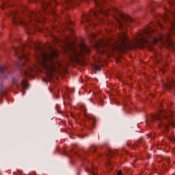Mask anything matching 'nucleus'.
Wrapping results in <instances>:
<instances>
[{"label": "nucleus", "mask_w": 175, "mask_h": 175, "mask_svg": "<svg viewBox=\"0 0 175 175\" xmlns=\"http://www.w3.org/2000/svg\"><path fill=\"white\" fill-rule=\"evenodd\" d=\"M25 47L34 49L37 62L47 72H53V70L61 66V63L57 59V57H58V52L57 51H53L51 53L47 54L44 52L39 42H35L32 40H29L25 44H22L21 46L13 48L18 59L28 61V56L24 53Z\"/></svg>", "instance_id": "1"}, {"label": "nucleus", "mask_w": 175, "mask_h": 175, "mask_svg": "<svg viewBox=\"0 0 175 175\" xmlns=\"http://www.w3.org/2000/svg\"><path fill=\"white\" fill-rule=\"evenodd\" d=\"M93 45L98 54H106V51H114V50L124 52L132 47L125 32L118 34L117 38H109L99 41L94 40Z\"/></svg>", "instance_id": "2"}, {"label": "nucleus", "mask_w": 175, "mask_h": 175, "mask_svg": "<svg viewBox=\"0 0 175 175\" xmlns=\"http://www.w3.org/2000/svg\"><path fill=\"white\" fill-rule=\"evenodd\" d=\"M173 111L172 110H160L159 113L152 114L150 120L152 122L159 121L158 124L159 128H163L165 131H169V125L175 128V122L173 120Z\"/></svg>", "instance_id": "3"}, {"label": "nucleus", "mask_w": 175, "mask_h": 175, "mask_svg": "<svg viewBox=\"0 0 175 175\" xmlns=\"http://www.w3.org/2000/svg\"><path fill=\"white\" fill-rule=\"evenodd\" d=\"M158 31L155 29L148 26L146 28L139 33V37L136 38L134 41V46H146V44H157L158 40L155 35Z\"/></svg>", "instance_id": "4"}, {"label": "nucleus", "mask_w": 175, "mask_h": 175, "mask_svg": "<svg viewBox=\"0 0 175 175\" xmlns=\"http://www.w3.org/2000/svg\"><path fill=\"white\" fill-rule=\"evenodd\" d=\"M21 13L22 12H19L18 10H14L10 12L8 16L12 17L14 24H23V25L28 27V25L31 21L39 23L40 21L38 18L42 16V14H40V12H29V21L27 22V21L21 19V17H20V14H21Z\"/></svg>", "instance_id": "5"}, {"label": "nucleus", "mask_w": 175, "mask_h": 175, "mask_svg": "<svg viewBox=\"0 0 175 175\" xmlns=\"http://www.w3.org/2000/svg\"><path fill=\"white\" fill-rule=\"evenodd\" d=\"M113 11L118 13V16H116L115 18L118 23L120 29H122L125 25H129V23L135 21L131 16L119 12L117 8H113Z\"/></svg>", "instance_id": "6"}, {"label": "nucleus", "mask_w": 175, "mask_h": 175, "mask_svg": "<svg viewBox=\"0 0 175 175\" xmlns=\"http://www.w3.org/2000/svg\"><path fill=\"white\" fill-rule=\"evenodd\" d=\"M80 49H81V53H77V52L76 51V49H75L74 48H72L75 57H77V55H83V54L88 55L90 54V53H91V49H90V47H88V46H87L84 43H82L80 45Z\"/></svg>", "instance_id": "7"}, {"label": "nucleus", "mask_w": 175, "mask_h": 175, "mask_svg": "<svg viewBox=\"0 0 175 175\" xmlns=\"http://www.w3.org/2000/svg\"><path fill=\"white\" fill-rule=\"evenodd\" d=\"M16 68L19 69V70H23L22 73L23 76L31 77V72H33V68L29 67L28 70L24 68V63L23 62H18L16 63Z\"/></svg>", "instance_id": "8"}, {"label": "nucleus", "mask_w": 175, "mask_h": 175, "mask_svg": "<svg viewBox=\"0 0 175 175\" xmlns=\"http://www.w3.org/2000/svg\"><path fill=\"white\" fill-rule=\"evenodd\" d=\"M12 84L16 85L18 88H22V90H28V83H27L26 79H23L20 83H18L17 79L16 78H12Z\"/></svg>", "instance_id": "9"}, {"label": "nucleus", "mask_w": 175, "mask_h": 175, "mask_svg": "<svg viewBox=\"0 0 175 175\" xmlns=\"http://www.w3.org/2000/svg\"><path fill=\"white\" fill-rule=\"evenodd\" d=\"M65 2L64 6L65 8H67L68 6H74L75 4L77 3V5H79V1L77 0H64ZM79 1L82 2H86V3H90L89 0H78Z\"/></svg>", "instance_id": "10"}, {"label": "nucleus", "mask_w": 175, "mask_h": 175, "mask_svg": "<svg viewBox=\"0 0 175 175\" xmlns=\"http://www.w3.org/2000/svg\"><path fill=\"white\" fill-rule=\"evenodd\" d=\"M175 85V81L173 79H167V83H163V87L164 90H166L167 91H169L170 88H173Z\"/></svg>", "instance_id": "11"}, {"label": "nucleus", "mask_w": 175, "mask_h": 175, "mask_svg": "<svg viewBox=\"0 0 175 175\" xmlns=\"http://www.w3.org/2000/svg\"><path fill=\"white\" fill-rule=\"evenodd\" d=\"M54 5H57V1H55V0L49 1V2L44 3L42 4V8L44 10H46V9H49V8H53Z\"/></svg>", "instance_id": "12"}, {"label": "nucleus", "mask_w": 175, "mask_h": 175, "mask_svg": "<svg viewBox=\"0 0 175 175\" xmlns=\"http://www.w3.org/2000/svg\"><path fill=\"white\" fill-rule=\"evenodd\" d=\"M85 172L89 173L90 175H96V172L98 171V168L96 166L94 165H91V168L85 169Z\"/></svg>", "instance_id": "13"}, {"label": "nucleus", "mask_w": 175, "mask_h": 175, "mask_svg": "<svg viewBox=\"0 0 175 175\" xmlns=\"http://www.w3.org/2000/svg\"><path fill=\"white\" fill-rule=\"evenodd\" d=\"M169 13V14H168ZM168 13H166L165 15L162 16L163 20L165 21H167V20H170V16H175V10H169Z\"/></svg>", "instance_id": "14"}, {"label": "nucleus", "mask_w": 175, "mask_h": 175, "mask_svg": "<svg viewBox=\"0 0 175 175\" xmlns=\"http://www.w3.org/2000/svg\"><path fill=\"white\" fill-rule=\"evenodd\" d=\"M88 122L90 124V128H94L95 126V121H96V119L95 117L92 116H86Z\"/></svg>", "instance_id": "15"}, {"label": "nucleus", "mask_w": 175, "mask_h": 175, "mask_svg": "<svg viewBox=\"0 0 175 175\" xmlns=\"http://www.w3.org/2000/svg\"><path fill=\"white\" fill-rule=\"evenodd\" d=\"M1 95H6V88L3 87L2 83H0V96Z\"/></svg>", "instance_id": "16"}, {"label": "nucleus", "mask_w": 175, "mask_h": 175, "mask_svg": "<svg viewBox=\"0 0 175 175\" xmlns=\"http://www.w3.org/2000/svg\"><path fill=\"white\" fill-rule=\"evenodd\" d=\"M96 151V146L95 145L92 146L88 152H85V154H88V152H95Z\"/></svg>", "instance_id": "17"}, {"label": "nucleus", "mask_w": 175, "mask_h": 175, "mask_svg": "<svg viewBox=\"0 0 175 175\" xmlns=\"http://www.w3.org/2000/svg\"><path fill=\"white\" fill-rule=\"evenodd\" d=\"M144 139H140L138 141H137V143H135V146H137V147H139L140 146V144L142 146H143V144H144Z\"/></svg>", "instance_id": "18"}, {"label": "nucleus", "mask_w": 175, "mask_h": 175, "mask_svg": "<svg viewBox=\"0 0 175 175\" xmlns=\"http://www.w3.org/2000/svg\"><path fill=\"white\" fill-rule=\"evenodd\" d=\"M116 154H118V150H109V157H113V155H116Z\"/></svg>", "instance_id": "19"}, {"label": "nucleus", "mask_w": 175, "mask_h": 175, "mask_svg": "<svg viewBox=\"0 0 175 175\" xmlns=\"http://www.w3.org/2000/svg\"><path fill=\"white\" fill-rule=\"evenodd\" d=\"M171 29L170 32L171 33L175 34V21L171 23Z\"/></svg>", "instance_id": "20"}, {"label": "nucleus", "mask_w": 175, "mask_h": 175, "mask_svg": "<svg viewBox=\"0 0 175 175\" xmlns=\"http://www.w3.org/2000/svg\"><path fill=\"white\" fill-rule=\"evenodd\" d=\"M3 72H5V67L0 66V76L3 75Z\"/></svg>", "instance_id": "21"}, {"label": "nucleus", "mask_w": 175, "mask_h": 175, "mask_svg": "<svg viewBox=\"0 0 175 175\" xmlns=\"http://www.w3.org/2000/svg\"><path fill=\"white\" fill-rule=\"evenodd\" d=\"M163 161H166L167 162H169L170 161V157H163Z\"/></svg>", "instance_id": "22"}, {"label": "nucleus", "mask_w": 175, "mask_h": 175, "mask_svg": "<svg viewBox=\"0 0 175 175\" xmlns=\"http://www.w3.org/2000/svg\"><path fill=\"white\" fill-rule=\"evenodd\" d=\"M90 36L92 39H95V38H96V33H91Z\"/></svg>", "instance_id": "23"}, {"label": "nucleus", "mask_w": 175, "mask_h": 175, "mask_svg": "<svg viewBox=\"0 0 175 175\" xmlns=\"http://www.w3.org/2000/svg\"><path fill=\"white\" fill-rule=\"evenodd\" d=\"M107 165H108V166H111V161H108Z\"/></svg>", "instance_id": "24"}, {"label": "nucleus", "mask_w": 175, "mask_h": 175, "mask_svg": "<svg viewBox=\"0 0 175 175\" xmlns=\"http://www.w3.org/2000/svg\"><path fill=\"white\" fill-rule=\"evenodd\" d=\"M118 175H122V171L119 170V171L118 172Z\"/></svg>", "instance_id": "25"}, {"label": "nucleus", "mask_w": 175, "mask_h": 175, "mask_svg": "<svg viewBox=\"0 0 175 175\" xmlns=\"http://www.w3.org/2000/svg\"><path fill=\"white\" fill-rule=\"evenodd\" d=\"M81 110H83V111H85V106H82L81 107Z\"/></svg>", "instance_id": "26"}, {"label": "nucleus", "mask_w": 175, "mask_h": 175, "mask_svg": "<svg viewBox=\"0 0 175 175\" xmlns=\"http://www.w3.org/2000/svg\"><path fill=\"white\" fill-rule=\"evenodd\" d=\"M170 139H171L172 142H175V137H172Z\"/></svg>", "instance_id": "27"}, {"label": "nucleus", "mask_w": 175, "mask_h": 175, "mask_svg": "<svg viewBox=\"0 0 175 175\" xmlns=\"http://www.w3.org/2000/svg\"><path fill=\"white\" fill-rule=\"evenodd\" d=\"M68 55H69L70 58H72L73 57V55H72V53H69Z\"/></svg>", "instance_id": "28"}, {"label": "nucleus", "mask_w": 175, "mask_h": 175, "mask_svg": "<svg viewBox=\"0 0 175 175\" xmlns=\"http://www.w3.org/2000/svg\"><path fill=\"white\" fill-rule=\"evenodd\" d=\"M78 157H79V158H83V159H84V157L83 155L78 154Z\"/></svg>", "instance_id": "29"}, {"label": "nucleus", "mask_w": 175, "mask_h": 175, "mask_svg": "<svg viewBox=\"0 0 175 175\" xmlns=\"http://www.w3.org/2000/svg\"><path fill=\"white\" fill-rule=\"evenodd\" d=\"M96 70H100V67H96Z\"/></svg>", "instance_id": "30"}, {"label": "nucleus", "mask_w": 175, "mask_h": 175, "mask_svg": "<svg viewBox=\"0 0 175 175\" xmlns=\"http://www.w3.org/2000/svg\"><path fill=\"white\" fill-rule=\"evenodd\" d=\"M55 96L56 99H58V95H57V94H55Z\"/></svg>", "instance_id": "31"}, {"label": "nucleus", "mask_w": 175, "mask_h": 175, "mask_svg": "<svg viewBox=\"0 0 175 175\" xmlns=\"http://www.w3.org/2000/svg\"><path fill=\"white\" fill-rule=\"evenodd\" d=\"M53 13L55 17H56V16H57V14H55V12L53 11Z\"/></svg>", "instance_id": "32"}, {"label": "nucleus", "mask_w": 175, "mask_h": 175, "mask_svg": "<svg viewBox=\"0 0 175 175\" xmlns=\"http://www.w3.org/2000/svg\"><path fill=\"white\" fill-rule=\"evenodd\" d=\"M158 25H159V27H160L161 28H162V25H161V23H158Z\"/></svg>", "instance_id": "33"}, {"label": "nucleus", "mask_w": 175, "mask_h": 175, "mask_svg": "<svg viewBox=\"0 0 175 175\" xmlns=\"http://www.w3.org/2000/svg\"><path fill=\"white\" fill-rule=\"evenodd\" d=\"M1 9H5V5L1 6Z\"/></svg>", "instance_id": "34"}, {"label": "nucleus", "mask_w": 175, "mask_h": 175, "mask_svg": "<svg viewBox=\"0 0 175 175\" xmlns=\"http://www.w3.org/2000/svg\"><path fill=\"white\" fill-rule=\"evenodd\" d=\"M69 24H73V23L72 21H69Z\"/></svg>", "instance_id": "35"}, {"label": "nucleus", "mask_w": 175, "mask_h": 175, "mask_svg": "<svg viewBox=\"0 0 175 175\" xmlns=\"http://www.w3.org/2000/svg\"><path fill=\"white\" fill-rule=\"evenodd\" d=\"M81 138V139H84V136H82Z\"/></svg>", "instance_id": "36"}, {"label": "nucleus", "mask_w": 175, "mask_h": 175, "mask_svg": "<svg viewBox=\"0 0 175 175\" xmlns=\"http://www.w3.org/2000/svg\"><path fill=\"white\" fill-rule=\"evenodd\" d=\"M33 1H38V0H33Z\"/></svg>", "instance_id": "37"}]
</instances>
